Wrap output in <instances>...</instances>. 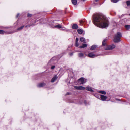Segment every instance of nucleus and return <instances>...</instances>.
<instances>
[{"instance_id": "obj_1", "label": "nucleus", "mask_w": 130, "mask_h": 130, "mask_svg": "<svg viewBox=\"0 0 130 130\" xmlns=\"http://www.w3.org/2000/svg\"><path fill=\"white\" fill-rule=\"evenodd\" d=\"M93 19L94 21L99 22L103 28L108 27L109 24V21L105 17H94Z\"/></svg>"}, {"instance_id": "obj_2", "label": "nucleus", "mask_w": 130, "mask_h": 130, "mask_svg": "<svg viewBox=\"0 0 130 130\" xmlns=\"http://www.w3.org/2000/svg\"><path fill=\"white\" fill-rule=\"evenodd\" d=\"M122 37L121 34L120 32H118L115 35L113 41L116 43H118L121 41L120 38Z\"/></svg>"}, {"instance_id": "obj_3", "label": "nucleus", "mask_w": 130, "mask_h": 130, "mask_svg": "<svg viewBox=\"0 0 130 130\" xmlns=\"http://www.w3.org/2000/svg\"><path fill=\"white\" fill-rule=\"evenodd\" d=\"M86 81V79L82 77L78 79V82L80 84H83L85 83Z\"/></svg>"}, {"instance_id": "obj_4", "label": "nucleus", "mask_w": 130, "mask_h": 130, "mask_svg": "<svg viewBox=\"0 0 130 130\" xmlns=\"http://www.w3.org/2000/svg\"><path fill=\"white\" fill-rule=\"evenodd\" d=\"M116 46L114 44H112L107 46L106 49L110 50L113 49L115 48Z\"/></svg>"}, {"instance_id": "obj_5", "label": "nucleus", "mask_w": 130, "mask_h": 130, "mask_svg": "<svg viewBox=\"0 0 130 130\" xmlns=\"http://www.w3.org/2000/svg\"><path fill=\"white\" fill-rule=\"evenodd\" d=\"M74 88L77 90H84L85 89V88L82 86H75Z\"/></svg>"}, {"instance_id": "obj_6", "label": "nucleus", "mask_w": 130, "mask_h": 130, "mask_svg": "<svg viewBox=\"0 0 130 130\" xmlns=\"http://www.w3.org/2000/svg\"><path fill=\"white\" fill-rule=\"evenodd\" d=\"M98 55L94 54L92 53H89L88 54V56L89 57L94 58L96 57H97Z\"/></svg>"}, {"instance_id": "obj_7", "label": "nucleus", "mask_w": 130, "mask_h": 130, "mask_svg": "<svg viewBox=\"0 0 130 130\" xmlns=\"http://www.w3.org/2000/svg\"><path fill=\"white\" fill-rule=\"evenodd\" d=\"M93 16H104L102 13H97L94 14Z\"/></svg>"}, {"instance_id": "obj_8", "label": "nucleus", "mask_w": 130, "mask_h": 130, "mask_svg": "<svg viewBox=\"0 0 130 130\" xmlns=\"http://www.w3.org/2000/svg\"><path fill=\"white\" fill-rule=\"evenodd\" d=\"M46 84L44 83H40L37 85V87H43Z\"/></svg>"}, {"instance_id": "obj_9", "label": "nucleus", "mask_w": 130, "mask_h": 130, "mask_svg": "<svg viewBox=\"0 0 130 130\" xmlns=\"http://www.w3.org/2000/svg\"><path fill=\"white\" fill-rule=\"evenodd\" d=\"M58 77L56 75H55L51 80V82H54L57 79Z\"/></svg>"}, {"instance_id": "obj_10", "label": "nucleus", "mask_w": 130, "mask_h": 130, "mask_svg": "<svg viewBox=\"0 0 130 130\" xmlns=\"http://www.w3.org/2000/svg\"><path fill=\"white\" fill-rule=\"evenodd\" d=\"M101 98L102 100L105 101L106 100V99L107 98V97L104 95H101Z\"/></svg>"}, {"instance_id": "obj_11", "label": "nucleus", "mask_w": 130, "mask_h": 130, "mask_svg": "<svg viewBox=\"0 0 130 130\" xmlns=\"http://www.w3.org/2000/svg\"><path fill=\"white\" fill-rule=\"evenodd\" d=\"M85 89L86 90L91 92H93L92 88L90 87H88L85 88Z\"/></svg>"}, {"instance_id": "obj_12", "label": "nucleus", "mask_w": 130, "mask_h": 130, "mask_svg": "<svg viewBox=\"0 0 130 130\" xmlns=\"http://www.w3.org/2000/svg\"><path fill=\"white\" fill-rule=\"evenodd\" d=\"M78 28V26L76 24H73L72 26V28L74 29H77Z\"/></svg>"}, {"instance_id": "obj_13", "label": "nucleus", "mask_w": 130, "mask_h": 130, "mask_svg": "<svg viewBox=\"0 0 130 130\" xmlns=\"http://www.w3.org/2000/svg\"><path fill=\"white\" fill-rule=\"evenodd\" d=\"M97 47V46L96 45H92L91 47L90 50H92L95 49Z\"/></svg>"}, {"instance_id": "obj_14", "label": "nucleus", "mask_w": 130, "mask_h": 130, "mask_svg": "<svg viewBox=\"0 0 130 130\" xmlns=\"http://www.w3.org/2000/svg\"><path fill=\"white\" fill-rule=\"evenodd\" d=\"M108 40L107 38H106L104 39L102 42V45L103 46H104L106 44V41Z\"/></svg>"}, {"instance_id": "obj_15", "label": "nucleus", "mask_w": 130, "mask_h": 130, "mask_svg": "<svg viewBox=\"0 0 130 130\" xmlns=\"http://www.w3.org/2000/svg\"><path fill=\"white\" fill-rule=\"evenodd\" d=\"M80 41L84 43H85L86 42V40L85 38L83 37H82L80 38Z\"/></svg>"}, {"instance_id": "obj_16", "label": "nucleus", "mask_w": 130, "mask_h": 130, "mask_svg": "<svg viewBox=\"0 0 130 130\" xmlns=\"http://www.w3.org/2000/svg\"><path fill=\"white\" fill-rule=\"evenodd\" d=\"M77 31L78 33L80 34H81L83 33V31L82 30L80 29H79L77 30Z\"/></svg>"}, {"instance_id": "obj_17", "label": "nucleus", "mask_w": 130, "mask_h": 130, "mask_svg": "<svg viewBox=\"0 0 130 130\" xmlns=\"http://www.w3.org/2000/svg\"><path fill=\"white\" fill-rule=\"evenodd\" d=\"M87 45V44H82V46H80L79 47L81 48H84L86 47Z\"/></svg>"}, {"instance_id": "obj_18", "label": "nucleus", "mask_w": 130, "mask_h": 130, "mask_svg": "<svg viewBox=\"0 0 130 130\" xmlns=\"http://www.w3.org/2000/svg\"><path fill=\"white\" fill-rule=\"evenodd\" d=\"M54 28H62V26L60 25L59 24L54 26Z\"/></svg>"}, {"instance_id": "obj_19", "label": "nucleus", "mask_w": 130, "mask_h": 130, "mask_svg": "<svg viewBox=\"0 0 130 130\" xmlns=\"http://www.w3.org/2000/svg\"><path fill=\"white\" fill-rule=\"evenodd\" d=\"M78 55L79 57L82 58L84 56V54L82 53H78Z\"/></svg>"}, {"instance_id": "obj_20", "label": "nucleus", "mask_w": 130, "mask_h": 130, "mask_svg": "<svg viewBox=\"0 0 130 130\" xmlns=\"http://www.w3.org/2000/svg\"><path fill=\"white\" fill-rule=\"evenodd\" d=\"M73 4L74 5H76L77 3V0H71Z\"/></svg>"}, {"instance_id": "obj_21", "label": "nucleus", "mask_w": 130, "mask_h": 130, "mask_svg": "<svg viewBox=\"0 0 130 130\" xmlns=\"http://www.w3.org/2000/svg\"><path fill=\"white\" fill-rule=\"evenodd\" d=\"M24 27V26H22L21 27L18 28L17 29V31H18L20 30H22V29Z\"/></svg>"}, {"instance_id": "obj_22", "label": "nucleus", "mask_w": 130, "mask_h": 130, "mask_svg": "<svg viewBox=\"0 0 130 130\" xmlns=\"http://www.w3.org/2000/svg\"><path fill=\"white\" fill-rule=\"evenodd\" d=\"M99 93L102 94H106V93L105 91H100L99 92Z\"/></svg>"}, {"instance_id": "obj_23", "label": "nucleus", "mask_w": 130, "mask_h": 130, "mask_svg": "<svg viewBox=\"0 0 130 130\" xmlns=\"http://www.w3.org/2000/svg\"><path fill=\"white\" fill-rule=\"evenodd\" d=\"M125 27L127 29H129L130 28V25H126L125 26Z\"/></svg>"}, {"instance_id": "obj_24", "label": "nucleus", "mask_w": 130, "mask_h": 130, "mask_svg": "<svg viewBox=\"0 0 130 130\" xmlns=\"http://www.w3.org/2000/svg\"><path fill=\"white\" fill-rule=\"evenodd\" d=\"M126 3L127 5L129 6L130 5V1H127Z\"/></svg>"}, {"instance_id": "obj_25", "label": "nucleus", "mask_w": 130, "mask_h": 130, "mask_svg": "<svg viewBox=\"0 0 130 130\" xmlns=\"http://www.w3.org/2000/svg\"><path fill=\"white\" fill-rule=\"evenodd\" d=\"M118 1V0H111L112 2L115 3L117 2Z\"/></svg>"}, {"instance_id": "obj_26", "label": "nucleus", "mask_w": 130, "mask_h": 130, "mask_svg": "<svg viewBox=\"0 0 130 130\" xmlns=\"http://www.w3.org/2000/svg\"><path fill=\"white\" fill-rule=\"evenodd\" d=\"M5 33L4 31L0 30V34H4Z\"/></svg>"}, {"instance_id": "obj_27", "label": "nucleus", "mask_w": 130, "mask_h": 130, "mask_svg": "<svg viewBox=\"0 0 130 130\" xmlns=\"http://www.w3.org/2000/svg\"><path fill=\"white\" fill-rule=\"evenodd\" d=\"M75 45H76V46H78V42H76V43H75Z\"/></svg>"}, {"instance_id": "obj_28", "label": "nucleus", "mask_w": 130, "mask_h": 130, "mask_svg": "<svg viewBox=\"0 0 130 130\" xmlns=\"http://www.w3.org/2000/svg\"><path fill=\"white\" fill-rule=\"evenodd\" d=\"M70 94V93L69 92H67L66 94H65V95H69Z\"/></svg>"}, {"instance_id": "obj_29", "label": "nucleus", "mask_w": 130, "mask_h": 130, "mask_svg": "<svg viewBox=\"0 0 130 130\" xmlns=\"http://www.w3.org/2000/svg\"><path fill=\"white\" fill-rule=\"evenodd\" d=\"M128 15L130 16V13L129 15L126 14H123L122 15V16H124V15Z\"/></svg>"}, {"instance_id": "obj_30", "label": "nucleus", "mask_w": 130, "mask_h": 130, "mask_svg": "<svg viewBox=\"0 0 130 130\" xmlns=\"http://www.w3.org/2000/svg\"><path fill=\"white\" fill-rule=\"evenodd\" d=\"M78 38H76V42H78Z\"/></svg>"}, {"instance_id": "obj_31", "label": "nucleus", "mask_w": 130, "mask_h": 130, "mask_svg": "<svg viewBox=\"0 0 130 130\" xmlns=\"http://www.w3.org/2000/svg\"><path fill=\"white\" fill-rule=\"evenodd\" d=\"M55 66H52L51 67V69H54V68H55Z\"/></svg>"}, {"instance_id": "obj_32", "label": "nucleus", "mask_w": 130, "mask_h": 130, "mask_svg": "<svg viewBox=\"0 0 130 130\" xmlns=\"http://www.w3.org/2000/svg\"><path fill=\"white\" fill-rule=\"evenodd\" d=\"M32 16V15L31 14L29 13H28V16Z\"/></svg>"}, {"instance_id": "obj_33", "label": "nucleus", "mask_w": 130, "mask_h": 130, "mask_svg": "<svg viewBox=\"0 0 130 130\" xmlns=\"http://www.w3.org/2000/svg\"><path fill=\"white\" fill-rule=\"evenodd\" d=\"M73 55V53H71L69 54V55H70L71 56H72Z\"/></svg>"}, {"instance_id": "obj_34", "label": "nucleus", "mask_w": 130, "mask_h": 130, "mask_svg": "<svg viewBox=\"0 0 130 130\" xmlns=\"http://www.w3.org/2000/svg\"><path fill=\"white\" fill-rule=\"evenodd\" d=\"M30 26L29 25H28L25 26V27H29Z\"/></svg>"}, {"instance_id": "obj_35", "label": "nucleus", "mask_w": 130, "mask_h": 130, "mask_svg": "<svg viewBox=\"0 0 130 130\" xmlns=\"http://www.w3.org/2000/svg\"><path fill=\"white\" fill-rule=\"evenodd\" d=\"M19 13H18L17 14V16H19Z\"/></svg>"}, {"instance_id": "obj_36", "label": "nucleus", "mask_w": 130, "mask_h": 130, "mask_svg": "<svg viewBox=\"0 0 130 130\" xmlns=\"http://www.w3.org/2000/svg\"><path fill=\"white\" fill-rule=\"evenodd\" d=\"M83 21H82V20H81L80 21V23H81V22H83Z\"/></svg>"}, {"instance_id": "obj_37", "label": "nucleus", "mask_w": 130, "mask_h": 130, "mask_svg": "<svg viewBox=\"0 0 130 130\" xmlns=\"http://www.w3.org/2000/svg\"><path fill=\"white\" fill-rule=\"evenodd\" d=\"M13 33V32H8V34H10L12 33Z\"/></svg>"}, {"instance_id": "obj_38", "label": "nucleus", "mask_w": 130, "mask_h": 130, "mask_svg": "<svg viewBox=\"0 0 130 130\" xmlns=\"http://www.w3.org/2000/svg\"><path fill=\"white\" fill-rule=\"evenodd\" d=\"M95 0V1L96 2H97L98 1V0Z\"/></svg>"}, {"instance_id": "obj_39", "label": "nucleus", "mask_w": 130, "mask_h": 130, "mask_svg": "<svg viewBox=\"0 0 130 130\" xmlns=\"http://www.w3.org/2000/svg\"><path fill=\"white\" fill-rule=\"evenodd\" d=\"M81 0L84 1H86V0Z\"/></svg>"}]
</instances>
